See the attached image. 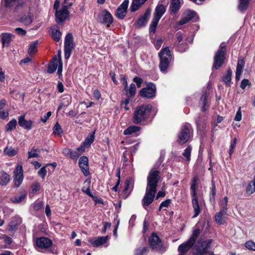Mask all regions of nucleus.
Listing matches in <instances>:
<instances>
[{"instance_id":"11","label":"nucleus","mask_w":255,"mask_h":255,"mask_svg":"<svg viewBox=\"0 0 255 255\" xmlns=\"http://www.w3.org/2000/svg\"><path fill=\"white\" fill-rule=\"evenodd\" d=\"M96 20L99 23L107 24V27L109 28L113 23L114 17L109 11L103 9L97 15Z\"/></svg>"},{"instance_id":"36","label":"nucleus","mask_w":255,"mask_h":255,"mask_svg":"<svg viewBox=\"0 0 255 255\" xmlns=\"http://www.w3.org/2000/svg\"><path fill=\"white\" fill-rule=\"evenodd\" d=\"M96 132V129L93 132L90 133L88 136L85 138L84 141L82 142L85 146L89 147L93 143L95 140V134Z\"/></svg>"},{"instance_id":"41","label":"nucleus","mask_w":255,"mask_h":255,"mask_svg":"<svg viewBox=\"0 0 255 255\" xmlns=\"http://www.w3.org/2000/svg\"><path fill=\"white\" fill-rule=\"evenodd\" d=\"M38 40H35L30 44L28 49V53L30 56L34 55L37 52Z\"/></svg>"},{"instance_id":"12","label":"nucleus","mask_w":255,"mask_h":255,"mask_svg":"<svg viewBox=\"0 0 255 255\" xmlns=\"http://www.w3.org/2000/svg\"><path fill=\"white\" fill-rule=\"evenodd\" d=\"M213 242V240L208 239L206 240H203L202 239H199L197 243L194 246V249L196 252H204V255L208 253V250L210 248L211 245Z\"/></svg>"},{"instance_id":"17","label":"nucleus","mask_w":255,"mask_h":255,"mask_svg":"<svg viewBox=\"0 0 255 255\" xmlns=\"http://www.w3.org/2000/svg\"><path fill=\"white\" fill-rule=\"evenodd\" d=\"M129 0H124L117 8L115 16L119 19H123L127 13L128 7V6Z\"/></svg>"},{"instance_id":"51","label":"nucleus","mask_w":255,"mask_h":255,"mask_svg":"<svg viewBox=\"0 0 255 255\" xmlns=\"http://www.w3.org/2000/svg\"><path fill=\"white\" fill-rule=\"evenodd\" d=\"M255 192V186L254 183L250 182L246 187V193L248 195H251Z\"/></svg>"},{"instance_id":"60","label":"nucleus","mask_w":255,"mask_h":255,"mask_svg":"<svg viewBox=\"0 0 255 255\" xmlns=\"http://www.w3.org/2000/svg\"><path fill=\"white\" fill-rule=\"evenodd\" d=\"M2 110V109L0 108V119L4 120L8 116L9 113L7 110Z\"/></svg>"},{"instance_id":"32","label":"nucleus","mask_w":255,"mask_h":255,"mask_svg":"<svg viewBox=\"0 0 255 255\" xmlns=\"http://www.w3.org/2000/svg\"><path fill=\"white\" fill-rule=\"evenodd\" d=\"M176 37V44L177 45H179V48H181L182 47L184 48L183 50H181V52L184 51L186 49L188 48V45L187 43H180L182 42L183 40V34L181 31L177 32L175 34Z\"/></svg>"},{"instance_id":"57","label":"nucleus","mask_w":255,"mask_h":255,"mask_svg":"<svg viewBox=\"0 0 255 255\" xmlns=\"http://www.w3.org/2000/svg\"><path fill=\"white\" fill-rule=\"evenodd\" d=\"M247 86H251V83L250 82L249 80L247 79H244L241 81L240 84V87L242 89H245Z\"/></svg>"},{"instance_id":"27","label":"nucleus","mask_w":255,"mask_h":255,"mask_svg":"<svg viewBox=\"0 0 255 255\" xmlns=\"http://www.w3.org/2000/svg\"><path fill=\"white\" fill-rule=\"evenodd\" d=\"M131 184V181L130 179H127L126 180L125 188L122 192V197L124 199H126L130 194L133 188V185H131L130 190L128 191V190L130 188V185Z\"/></svg>"},{"instance_id":"1","label":"nucleus","mask_w":255,"mask_h":255,"mask_svg":"<svg viewBox=\"0 0 255 255\" xmlns=\"http://www.w3.org/2000/svg\"><path fill=\"white\" fill-rule=\"evenodd\" d=\"M157 170H151L147 178V186L145 194L142 200V206L145 208L154 201L157 192V187L160 177Z\"/></svg>"},{"instance_id":"64","label":"nucleus","mask_w":255,"mask_h":255,"mask_svg":"<svg viewBox=\"0 0 255 255\" xmlns=\"http://www.w3.org/2000/svg\"><path fill=\"white\" fill-rule=\"evenodd\" d=\"M52 113L51 112H48L44 116L41 117L40 120L44 123H45L49 117L51 116Z\"/></svg>"},{"instance_id":"10","label":"nucleus","mask_w":255,"mask_h":255,"mask_svg":"<svg viewBox=\"0 0 255 255\" xmlns=\"http://www.w3.org/2000/svg\"><path fill=\"white\" fill-rule=\"evenodd\" d=\"M191 125L189 124H185L182 127V128L178 133L177 142L180 145H183L188 142L191 137L192 132L190 128Z\"/></svg>"},{"instance_id":"49","label":"nucleus","mask_w":255,"mask_h":255,"mask_svg":"<svg viewBox=\"0 0 255 255\" xmlns=\"http://www.w3.org/2000/svg\"><path fill=\"white\" fill-rule=\"evenodd\" d=\"M25 193H22L19 196H15L13 197L11 199V200L14 203H19L22 201H23L25 199Z\"/></svg>"},{"instance_id":"20","label":"nucleus","mask_w":255,"mask_h":255,"mask_svg":"<svg viewBox=\"0 0 255 255\" xmlns=\"http://www.w3.org/2000/svg\"><path fill=\"white\" fill-rule=\"evenodd\" d=\"M148 244L150 248L152 250H154L158 247H161L162 246V242L156 233H152L148 238Z\"/></svg>"},{"instance_id":"15","label":"nucleus","mask_w":255,"mask_h":255,"mask_svg":"<svg viewBox=\"0 0 255 255\" xmlns=\"http://www.w3.org/2000/svg\"><path fill=\"white\" fill-rule=\"evenodd\" d=\"M70 12L66 6H62L61 8L55 12V21L57 23H63L69 16Z\"/></svg>"},{"instance_id":"16","label":"nucleus","mask_w":255,"mask_h":255,"mask_svg":"<svg viewBox=\"0 0 255 255\" xmlns=\"http://www.w3.org/2000/svg\"><path fill=\"white\" fill-rule=\"evenodd\" d=\"M151 13V9L148 8L146 9L144 13L139 16L138 19L134 23V25L137 28H140L144 27L149 18Z\"/></svg>"},{"instance_id":"26","label":"nucleus","mask_w":255,"mask_h":255,"mask_svg":"<svg viewBox=\"0 0 255 255\" xmlns=\"http://www.w3.org/2000/svg\"><path fill=\"white\" fill-rule=\"evenodd\" d=\"M166 11V7L162 4H158L155 9L153 13V17L158 20H160L162 16Z\"/></svg>"},{"instance_id":"4","label":"nucleus","mask_w":255,"mask_h":255,"mask_svg":"<svg viewBox=\"0 0 255 255\" xmlns=\"http://www.w3.org/2000/svg\"><path fill=\"white\" fill-rule=\"evenodd\" d=\"M3 3V6L7 8H13L14 13L22 14L25 10L28 8L30 10V6H28L25 0H1Z\"/></svg>"},{"instance_id":"22","label":"nucleus","mask_w":255,"mask_h":255,"mask_svg":"<svg viewBox=\"0 0 255 255\" xmlns=\"http://www.w3.org/2000/svg\"><path fill=\"white\" fill-rule=\"evenodd\" d=\"M184 14V16L178 22L179 25H183L187 23L197 15V12L190 9H188Z\"/></svg>"},{"instance_id":"56","label":"nucleus","mask_w":255,"mask_h":255,"mask_svg":"<svg viewBox=\"0 0 255 255\" xmlns=\"http://www.w3.org/2000/svg\"><path fill=\"white\" fill-rule=\"evenodd\" d=\"M215 220L219 225H224L225 223V221L223 219V216L217 214L215 215Z\"/></svg>"},{"instance_id":"9","label":"nucleus","mask_w":255,"mask_h":255,"mask_svg":"<svg viewBox=\"0 0 255 255\" xmlns=\"http://www.w3.org/2000/svg\"><path fill=\"white\" fill-rule=\"evenodd\" d=\"M146 87L142 88L139 92V95L143 98L152 99L156 94V85L152 82H145Z\"/></svg>"},{"instance_id":"34","label":"nucleus","mask_w":255,"mask_h":255,"mask_svg":"<svg viewBox=\"0 0 255 255\" xmlns=\"http://www.w3.org/2000/svg\"><path fill=\"white\" fill-rule=\"evenodd\" d=\"M251 0H239L238 9L241 12H244L249 6Z\"/></svg>"},{"instance_id":"47","label":"nucleus","mask_w":255,"mask_h":255,"mask_svg":"<svg viewBox=\"0 0 255 255\" xmlns=\"http://www.w3.org/2000/svg\"><path fill=\"white\" fill-rule=\"evenodd\" d=\"M192 150V147L191 145H188L187 147L184 149L182 153L183 156L186 158V161L189 162L191 159V153Z\"/></svg>"},{"instance_id":"53","label":"nucleus","mask_w":255,"mask_h":255,"mask_svg":"<svg viewBox=\"0 0 255 255\" xmlns=\"http://www.w3.org/2000/svg\"><path fill=\"white\" fill-rule=\"evenodd\" d=\"M4 152L8 156H14L16 153L15 150L12 147H6L4 150Z\"/></svg>"},{"instance_id":"44","label":"nucleus","mask_w":255,"mask_h":255,"mask_svg":"<svg viewBox=\"0 0 255 255\" xmlns=\"http://www.w3.org/2000/svg\"><path fill=\"white\" fill-rule=\"evenodd\" d=\"M159 21V20L153 18L149 27V33H155Z\"/></svg>"},{"instance_id":"25","label":"nucleus","mask_w":255,"mask_h":255,"mask_svg":"<svg viewBox=\"0 0 255 255\" xmlns=\"http://www.w3.org/2000/svg\"><path fill=\"white\" fill-rule=\"evenodd\" d=\"M181 6L180 0H171L169 6L170 13L172 15L177 14Z\"/></svg>"},{"instance_id":"40","label":"nucleus","mask_w":255,"mask_h":255,"mask_svg":"<svg viewBox=\"0 0 255 255\" xmlns=\"http://www.w3.org/2000/svg\"><path fill=\"white\" fill-rule=\"evenodd\" d=\"M52 133L55 136L59 137L62 136L63 133V130L58 122H56L53 126Z\"/></svg>"},{"instance_id":"24","label":"nucleus","mask_w":255,"mask_h":255,"mask_svg":"<svg viewBox=\"0 0 255 255\" xmlns=\"http://www.w3.org/2000/svg\"><path fill=\"white\" fill-rule=\"evenodd\" d=\"M62 154L66 157L69 158L75 162L79 158V153L78 152H76V151H74L69 148H64L62 151Z\"/></svg>"},{"instance_id":"18","label":"nucleus","mask_w":255,"mask_h":255,"mask_svg":"<svg viewBox=\"0 0 255 255\" xmlns=\"http://www.w3.org/2000/svg\"><path fill=\"white\" fill-rule=\"evenodd\" d=\"M79 166L85 176H88L90 174L89 171V159L85 155L82 156L79 160Z\"/></svg>"},{"instance_id":"33","label":"nucleus","mask_w":255,"mask_h":255,"mask_svg":"<svg viewBox=\"0 0 255 255\" xmlns=\"http://www.w3.org/2000/svg\"><path fill=\"white\" fill-rule=\"evenodd\" d=\"M216 195V188L215 182L214 179L211 181V187L209 193V200L210 202L213 204L216 202L215 196Z\"/></svg>"},{"instance_id":"35","label":"nucleus","mask_w":255,"mask_h":255,"mask_svg":"<svg viewBox=\"0 0 255 255\" xmlns=\"http://www.w3.org/2000/svg\"><path fill=\"white\" fill-rule=\"evenodd\" d=\"M10 175L4 171H2L0 176V185L2 186H6L10 181Z\"/></svg>"},{"instance_id":"54","label":"nucleus","mask_w":255,"mask_h":255,"mask_svg":"<svg viewBox=\"0 0 255 255\" xmlns=\"http://www.w3.org/2000/svg\"><path fill=\"white\" fill-rule=\"evenodd\" d=\"M245 247L249 250L255 251V243L252 241H248L245 243Z\"/></svg>"},{"instance_id":"13","label":"nucleus","mask_w":255,"mask_h":255,"mask_svg":"<svg viewBox=\"0 0 255 255\" xmlns=\"http://www.w3.org/2000/svg\"><path fill=\"white\" fill-rule=\"evenodd\" d=\"M120 77V82L124 88L123 91L125 92L126 95L129 94L130 96L134 97L136 92L135 85L133 83H131L130 84L129 87H128L127 78L126 75L121 74Z\"/></svg>"},{"instance_id":"37","label":"nucleus","mask_w":255,"mask_h":255,"mask_svg":"<svg viewBox=\"0 0 255 255\" xmlns=\"http://www.w3.org/2000/svg\"><path fill=\"white\" fill-rule=\"evenodd\" d=\"M141 128V127L139 126H130L124 131L123 133L124 135H130L139 131Z\"/></svg>"},{"instance_id":"28","label":"nucleus","mask_w":255,"mask_h":255,"mask_svg":"<svg viewBox=\"0 0 255 255\" xmlns=\"http://www.w3.org/2000/svg\"><path fill=\"white\" fill-rule=\"evenodd\" d=\"M232 71L230 68L227 69V73L222 78V81L226 87H230L232 84Z\"/></svg>"},{"instance_id":"30","label":"nucleus","mask_w":255,"mask_h":255,"mask_svg":"<svg viewBox=\"0 0 255 255\" xmlns=\"http://www.w3.org/2000/svg\"><path fill=\"white\" fill-rule=\"evenodd\" d=\"M209 91L207 89H205L203 91L202 94L200 97V101L202 102L203 106L202 107V111L203 112H205L207 110L206 106L207 105V99L209 96Z\"/></svg>"},{"instance_id":"62","label":"nucleus","mask_w":255,"mask_h":255,"mask_svg":"<svg viewBox=\"0 0 255 255\" xmlns=\"http://www.w3.org/2000/svg\"><path fill=\"white\" fill-rule=\"evenodd\" d=\"M44 205L43 202H39L34 204L33 209L35 211H38L43 208Z\"/></svg>"},{"instance_id":"8","label":"nucleus","mask_w":255,"mask_h":255,"mask_svg":"<svg viewBox=\"0 0 255 255\" xmlns=\"http://www.w3.org/2000/svg\"><path fill=\"white\" fill-rule=\"evenodd\" d=\"M75 43L74 41V38L72 33H68L64 39V58L68 60L70 57L73 50L75 48Z\"/></svg>"},{"instance_id":"7","label":"nucleus","mask_w":255,"mask_h":255,"mask_svg":"<svg viewBox=\"0 0 255 255\" xmlns=\"http://www.w3.org/2000/svg\"><path fill=\"white\" fill-rule=\"evenodd\" d=\"M200 234V229L196 228L192 232L190 237L188 240L180 244L178 247V251H181L182 253H186L195 245L197 240Z\"/></svg>"},{"instance_id":"39","label":"nucleus","mask_w":255,"mask_h":255,"mask_svg":"<svg viewBox=\"0 0 255 255\" xmlns=\"http://www.w3.org/2000/svg\"><path fill=\"white\" fill-rule=\"evenodd\" d=\"M20 223L16 218H12L8 224V229L9 231L15 232L17 229V226Z\"/></svg>"},{"instance_id":"63","label":"nucleus","mask_w":255,"mask_h":255,"mask_svg":"<svg viewBox=\"0 0 255 255\" xmlns=\"http://www.w3.org/2000/svg\"><path fill=\"white\" fill-rule=\"evenodd\" d=\"M31 189L33 192H37L40 189V185L39 182H35L31 185Z\"/></svg>"},{"instance_id":"59","label":"nucleus","mask_w":255,"mask_h":255,"mask_svg":"<svg viewBox=\"0 0 255 255\" xmlns=\"http://www.w3.org/2000/svg\"><path fill=\"white\" fill-rule=\"evenodd\" d=\"M47 171L45 169V166L42 167L38 171V175L42 178L44 179L46 175Z\"/></svg>"},{"instance_id":"23","label":"nucleus","mask_w":255,"mask_h":255,"mask_svg":"<svg viewBox=\"0 0 255 255\" xmlns=\"http://www.w3.org/2000/svg\"><path fill=\"white\" fill-rule=\"evenodd\" d=\"M32 123L31 120H26L24 115H21L18 117V123L19 126L27 130H29L32 128Z\"/></svg>"},{"instance_id":"50","label":"nucleus","mask_w":255,"mask_h":255,"mask_svg":"<svg viewBox=\"0 0 255 255\" xmlns=\"http://www.w3.org/2000/svg\"><path fill=\"white\" fill-rule=\"evenodd\" d=\"M195 122L197 130H201V129H203L204 128H205V124L202 121L201 118L200 116L198 117L196 119Z\"/></svg>"},{"instance_id":"43","label":"nucleus","mask_w":255,"mask_h":255,"mask_svg":"<svg viewBox=\"0 0 255 255\" xmlns=\"http://www.w3.org/2000/svg\"><path fill=\"white\" fill-rule=\"evenodd\" d=\"M126 98L124 100H122L121 102V106L122 108H123L125 111L129 110V107L128 106V105L130 102V99L133 98V97H131L130 96L129 94H128Z\"/></svg>"},{"instance_id":"2","label":"nucleus","mask_w":255,"mask_h":255,"mask_svg":"<svg viewBox=\"0 0 255 255\" xmlns=\"http://www.w3.org/2000/svg\"><path fill=\"white\" fill-rule=\"evenodd\" d=\"M152 106L149 104H142L137 106L133 112L132 122L135 125H147L151 123L155 116L152 115Z\"/></svg>"},{"instance_id":"52","label":"nucleus","mask_w":255,"mask_h":255,"mask_svg":"<svg viewBox=\"0 0 255 255\" xmlns=\"http://www.w3.org/2000/svg\"><path fill=\"white\" fill-rule=\"evenodd\" d=\"M245 61L244 59H239L238 61L236 70L243 72L245 67Z\"/></svg>"},{"instance_id":"55","label":"nucleus","mask_w":255,"mask_h":255,"mask_svg":"<svg viewBox=\"0 0 255 255\" xmlns=\"http://www.w3.org/2000/svg\"><path fill=\"white\" fill-rule=\"evenodd\" d=\"M57 69V75L58 76V78L60 80L63 81V63H58V67Z\"/></svg>"},{"instance_id":"45","label":"nucleus","mask_w":255,"mask_h":255,"mask_svg":"<svg viewBox=\"0 0 255 255\" xmlns=\"http://www.w3.org/2000/svg\"><path fill=\"white\" fill-rule=\"evenodd\" d=\"M148 251L147 247L138 248L135 249L134 255H147Z\"/></svg>"},{"instance_id":"31","label":"nucleus","mask_w":255,"mask_h":255,"mask_svg":"<svg viewBox=\"0 0 255 255\" xmlns=\"http://www.w3.org/2000/svg\"><path fill=\"white\" fill-rule=\"evenodd\" d=\"M51 29L52 30V38L56 42H58L60 40L62 35V33L60 30V28L57 25H55L51 27Z\"/></svg>"},{"instance_id":"38","label":"nucleus","mask_w":255,"mask_h":255,"mask_svg":"<svg viewBox=\"0 0 255 255\" xmlns=\"http://www.w3.org/2000/svg\"><path fill=\"white\" fill-rule=\"evenodd\" d=\"M87 183V187L83 186L82 188V191L83 192L86 194L87 195H88L89 197L92 198L94 200H95V198L96 197L94 196L93 194L90 191V185H91V181L90 180L87 179L85 181L84 184H86Z\"/></svg>"},{"instance_id":"5","label":"nucleus","mask_w":255,"mask_h":255,"mask_svg":"<svg viewBox=\"0 0 255 255\" xmlns=\"http://www.w3.org/2000/svg\"><path fill=\"white\" fill-rule=\"evenodd\" d=\"M227 51V45L223 42L221 43L218 50L214 55L212 68V70H218L223 66L226 60Z\"/></svg>"},{"instance_id":"3","label":"nucleus","mask_w":255,"mask_h":255,"mask_svg":"<svg viewBox=\"0 0 255 255\" xmlns=\"http://www.w3.org/2000/svg\"><path fill=\"white\" fill-rule=\"evenodd\" d=\"M199 177L198 175L195 176L191 182L190 186L191 196L192 197V205L194 209V214L192 218L197 217L201 213V209L199 206L198 198L197 194V189L198 188V181Z\"/></svg>"},{"instance_id":"19","label":"nucleus","mask_w":255,"mask_h":255,"mask_svg":"<svg viewBox=\"0 0 255 255\" xmlns=\"http://www.w3.org/2000/svg\"><path fill=\"white\" fill-rule=\"evenodd\" d=\"M52 245V241L45 237H41L37 238L35 242V245L38 249H47L50 248Z\"/></svg>"},{"instance_id":"29","label":"nucleus","mask_w":255,"mask_h":255,"mask_svg":"<svg viewBox=\"0 0 255 255\" xmlns=\"http://www.w3.org/2000/svg\"><path fill=\"white\" fill-rule=\"evenodd\" d=\"M108 236L104 237H99L96 238L94 241L90 240L89 242L93 245L95 247H98L100 246L105 244L108 240Z\"/></svg>"},{"instance_id":"21","label":"nucleus","mask_w":255,"mask_h":255,"mask_svg":"<svg viewBox=\"0 0 255 255\" xmlns=\"http://www.w3.org/2000/svg\"><path fill=\"white\" fill-rule=\"evenodd\" d=\"M1 46L2 48L8 47L10 42L15 38V35L8 32H3L0 36Z\"/></svg>"},{"instance_id":"61","label":"nucleus","mask_w":255,"mask_h":255,"mask_svg":"<svg viewBox=\"0 0 255 255\" xmlns=\"http://www.w3.org/2000/svg\"><path fill=\"white\" fill-rule=\"evenodd\" d=\"M2 239L4 240V242L6 245H9L12 242V239L10 237H8L5 234L3 235Z\"/></svg>"},{"instance_id":"6","label":"nucleus","mask_w":255,"mask_h":255,"mask_svg":"<svg viewBox=\"0 0 255 255\" xmlns=\"http://www.w3.org/2000/svg\"><path fill=\"white\" fill-rule=\"evenodd\" d=\"M160 59L159 67L162 72H166L171 60L172 55L168 47H163L158 53Z\"/></svg>"},{"instance_id":"42","label":"nucleus","mask_w":255,"mask_h":255,"mask_svg":"<svg viewBox=\"0 0 255 255\" xmlns=\"http://www.w3.org/2000/svg\"><path fill=\"white\" fill-rule=\"evenodd\" d=\"M17 125L16 119H12L5 126V131H11L16 128Z\"/></svg>"},{"instance_id":"48","label":"nucleus","mask_w":255,"mask_h":255,"mask_svg":"<svg viewBox=\"0 0 255 255\" xmlns=\"http://www.w3.org/2000/svg\"><path fill=\"white\" fill-rule=\"evenodd\" d=\"M237 142V138L236 137L234 138L233 140L231 141V144L230 146V149L229 151V155L230 159L232 158L233 153L235 151V149L236 146Z\"/></svg>"},{"instance_id":"58","label":"nucleus","mask_w":255,"mask_h":255,"mask_svg":"<svg viewBox=\"0 0 255 255\" xmlns=\"http://www.w3.org/2000/svg\"><path fill=\"white\" fill-rule=\"evenodd\" d=\"M133 81L136 83L138 88H140L143 82L142 79L137 76L134 77L133 78Z\"/></svg>"},{"instance_id":"46","label":"nucleus","mask_w":255,"mask_h":255,"mask_svg":"<svg viewBox=\"0 0 255 255\" xmlns=\"http://www.w3.org/2000/svg\"><path fill=\"white\" fill-rule=\"evenodd\" d=\"M58 67V63L49 62L47 67V73L52 74L54 73Z\"/></svg>"},{"instance_id":"14","label":"nucleus","mask_w":255,"mask_h":255,"mask_svg":"<svg viewBox=\"0 0 255 255\" xmlns=\"http://www.w3.org/2000/svg\"><path fill=\"white\" fill-rule=\"evenodd\" d=\"M23 178L22 166L20 165H18L13 171L14 187H19L23 181Z\"/></svg>"}]
</instances>
